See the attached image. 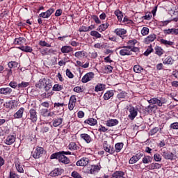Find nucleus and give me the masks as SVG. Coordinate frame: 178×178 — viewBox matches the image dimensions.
<instances>
[{
	"label": "nucleus",
	"mask_w": 178,
	"mask_h": 178,
	"mask_svg": "<svg viewBox=\"0 0 178 178\" xmlns=\"http://www.w3.org/2000/svg\"><path fill=\"white\" fill-rule=\"evenodd\" d=\"M50 159H58V162H61L64 165H69L70 163V159L60 152L52 154L50 156Z\"/></svg>",
	"instance_id": "obj_1"
},
{
	"label": "nucleus",
	"mask_w": 178,
	"mask_h": 178,
	"mask_svg": "<svg viewBox=\"0 0 178 178\" xmlns=\"http://www.w3.org/2000/svg\"><path fill=\"white\" fill-rule=\"evenodd\" d=\"M100 169L98 165H89L83 168L84 172L88 175H95L99 172Z\"/></svg>",
	"instance_id": "obj_2"
},
{
	"label": "nucleus",
	"mask_w": 178,
	"mask_h": 178,
	"mask_svg": "<svg viewBox=\"0 0 178 178\" xmlns=\"http://www.w3.org/2000/svg\"><path fill=\"white\" fill-rule=\"evenodd\" d=\"M149 104H154V105H158L159 106H162L165 104H168V99L165 97H154L148 100Z\"/></svg>",
	"instance_id": "obj_3"
},
{
	"label": "nucleus",
	"mask_w": 178,
	"mask_h": 178,
	"mask_svg": "<svg viewBox=\"0 0 178 178\" xmlns=\"http://www.w3.org/2000/svg\"><path fill=\"white\" fill-rule=\"evenodd\" d=\"M44 152H45V149H44V147L37 146L33 154V158H34L35 159H40V158H41V156L44 155Z\"/></svg>",
	"instance_id": "obj_4"
},
{
	"label": "nucleus",
	"mask_w": 178,
	"mask_h": 178,
	"mask_svg": "<svg viewBox=\"0 0 178 178\" xmlns=\"http://www.w3.org/2000/svg\"><path fill=\"white\" fill-rule=\"evenodd\" d=\"M128 111L129 112V114L128 115L129 119H130V120H134L137 115H138V108H136L133 106H129Z\"/></svg>",
	"instance_id": "obj_5"
},
{
	"label": "nucleus",
	"mask_w": 178,
	"mask_h": 178,
	"mask_svg": "<svg viewBox=\"0 0 178 178\" xmlns=\"http://www.w3.org/2000/svg\"><path fill=\"white\" fill-rule=\"evenodd\" d=\"M122 49L120 50V56H130L131 55H133V52L130 51L131 49V47L129 46H123L122 47Z\"/></svg>",
	"instance_id": "obj_6"
},
{
	"label": "nucleus",
	"mask_w": 178,
	"mask_h": 178,
	"mask_svg": "<svg viewBox=\"0 0 178 178\" xmlns=\"http://www.w3.org/2000/svg\"><path fill=\"white\" fill-rule=\"evenodd\" d=\"M103 148L106 152L109 154V155H113L115 152V147H113V145H108V141L104 142Z\"/></svg>",
	"instance_id": "obj_7"
},
{
	"label": "nucleus",
	"mask_w": 178,
	"mask_h": 178,
	"mask_svg": "<svg viewBox=\"0 0 178 178\" xmlns=\"http://www.w3.org/2000/svg\"><path fill=\"white\" fill-rule=\"evenodd\" d=\"M29 117L27 118V120H31L32 123L37 122L38 120V116L37 115V111L34 108H31L29 113Z\"/></svg>",
	"instance_id": "obj_8"
},
{
	"label": "nucleus",
	"mask_w": 178,
	"mask_h": 178,
	"mask_svg": "<svg viewBox=\"0 0 178 178\" xmlns=\"http://www.w3.org/2000/svg\"><path fill=\"white\" fill-rule=\"evenodd\" d=\"M144 156V153H137L136 155H134L132 157L130 158L129 163V165H134V163H137L141 158Z\"/></svg>",
	"instance_id": "obj_9"
},
{
	"label": "nucleus",
	"mask_w": 178,
	"mask_h": 178,
	"mask_svg": "<svg viewBox=\"0 0 178 178\" xmlns=\"http://www.w3.org/2000/svg\"><path fill=\"white\" fill-rule=\"evenodd\" d=\"M114 34H116L118 37H120L122 40H124V37H126V34H127V31L124 29L117 28L113 31Z\"/></svg>",
	"instance_id": "obj_10"
},
{
	"label": "nucleus",
	"mask_w": 178,
	"mask_h": 178,
	"mask_svg": "<svg viewBox=\"0 0 178 178\" xmlns=\"http://www.w3.org/2000/svg\"><path fill=\"white\" fill-rule=\"evenodd\" d=\"M76 102H77V98H76V95H72L70 97L69 103H68V109L69 111H73L76 106Z\"/></svg>",
	"instance_id": "obj_11"
},
{
	"label": "nucleus",
	"mask_w": 178,
	"mask_h": 178,
	"mask_svg": "<svg viewBox=\"0 0 178 178\" xmlns=\"http://www.w3.org/2000/svg\"><path fill=\"white\" fill-rule=\"evenodd\" d=\"M95 76V74L94 72H90L86 73L81 79L82 83H88V81H91L92 79H94V76Z\"/></svg>",
	"instance_id": "obj_12"
},
{
	"label": "nucleus",
	"mask_w": 178,
	"mask_h": 178,
	"mask_svg": "<svg viewBox=\"0 0 178 178\" xmlns=\"http://www.w3.org/2000/svg\"><path fill=\"white\" fill-rule=\"evenodd\" d=\"M162 156H163L164 159L169 161H175V159H176L177 158L175 154H173L172 152H166V151H164L162 152Z\"/></svg>",
	"instance_id": "obj_13"
},
{
	"label": "nucleus",
	"mask_w": 178,
	"mask_h": 178,
	"mask_svg": "<svg viewBox=\"0 0 178 178\" xmlns=\"http://www.w3.org/2000/svg\"><path fill=\"white\" fill-rule=\"evenodd\" d=\"M89 163H90V159L88 158L82 157L80 160L76 161V166H84L86 168L87 167Z\"/></svg>",
	"instance_id": "obj_14"
},
{
	"label": "nucleus",
	"mask_w": 178,
	"mask_h": 178,
	"mask_svg": "<svg viewBox=\"0 0 178 178\" xmlns=\"http://www.w3.org/2000/svg\"><path fill=\"white\" fill-rule=\"evenodd\" d=\"M55 12V9L54 8H50L47 10L46 12L41 13L39 15V17H42V19H48L52 13Z\"/></svg>",
	"instance_id": "obj_15"
},
{
	"label": "nucleus",
	"mask_w": 178,
	"mask_h": 178,
	"mask_svg": "<svg viewBox=\"0 0 178 178\" xmlns=\"http://www.w3.org/2000/svg\"><path fill=\"white\" fill-rule=\"evenodd\" d=\"M14 163L17 171L19 173H24V169H23V165H22V163L20 162V160L19 159H16Z\"/></svg>",
	"instance_id": "obj_16"
},
{
	"label": "nucleus",
	"mask_w": 178,
	"mask_h": 178,
	"mask_svg": "<svg viewBox=\"0 0 178 178\" xmlns=\"http://www.w3.org/2000/svg\"><path fill=\"white\" fill-rule=\"evenodd\" d=\"M63 173V170L62 168H55L50 172V176L51 177H56V176H60Z\"/></svg>",
	"instance_id": "obj_17"
},
{
	"label": "nucleus",
	"mask_w": 178,
	"mask_h": 178,
	"mask_svg": "<svg viewBox=\"0 0 178 178\" xmlns=\"http://www.w3.org/2000/svg\"><path fill=\"white\" fill-rule=\"evenodd\" d=\"M15 141H16V136L14 135H8L4 143L6 145H12Z\"/></svg>",
	"instance_id": "obj_18"
},
{
	"label": "nucleus",
	"mask_w": 178,
	"mask_h": 178,
	"mask_svg": "<svg viewBox=\"0 0 178 178\" xmlns=\"http://www.w3.org/2000/svg\"><path fill=\"white\" fill-rule=\"evenodd\" d=\"M47 83V79L45 78H41L39 81L35 83L36 88H39V90H41L42 88H44L45 87V83Z\"/></svg>",
	"instance_id": "obj_19"
},
{
	"label": "nucleus",
	"mask_w": 178,
	"mask_h": 178,
	"mask_svg": "<svg viewBox=\"0 0 178 178\" xmlns=\"http://www.w3.org/2000/svg\"><path fill=\"white\" fill-rule=\"evenodd\" d=\"M80 138L81 140H83V141H86V144H90V143L92 142V138L88 134H81Z\"/></svg>",
	"instance_id": "obj_20"
},
{
	"label": "nucleus",
	"mask_w": 178,
	"mask_h": 178,
	"mask_svg": "<svg viewBox=\"0 0 178 178\" xmlns=\"http://www.w3.org/2000/svg\"><path fill=\"white\" fill-rule=\"evenodd\" d=\"M119 124V120L117 119H110L106 122V126L108 127H113V126H118Z\"/></svg>",
	"instance_id": "obj_21"
},
{
	"label": "nucleus",
	"mask_w": 178,
	"mask_h": 178,
	"mask_svg": "<svg viewBox=\"0 0 178 178\" xmlns=\"http://www.w3.org/2000/svg\"><path fill=\"white\" fill-rule=\"evenodd\" d=\"M147 169L149 170H154L155 169H161L162 168V164L158 163H152L146 166Z\"/></svg>",
	"instance_id": "obj_22"
},
{
	"label": "nucleus",
	"mask_w": 178,
	"mask_h": 178,
	"mask_svg": "<svg viewBox=\"0 0 178 178\" xmlns=\"http://www.w3.org/2000/svg\"><path fill=\"white\" fill-rule=\"evenodd\" d=\"M24 113V108L21 107L14 115V119H22L23 114Z\"/></svg>",
	"instance_id": "obj_23"
},
{
	"label": "nucleus",
	"mask_w": 178,
	"mask_h": 178,
	"mask_svg": "<svg viewBox=\"0 0 178 178\" xmlns=\"http://www.w3.org/2000/svg\"><path fill=\"white\" fill-rule=\"evenodd\" d=\"M68 149H70V151H79L80 150V146L75 142H71L68 145Z\"/></svg>",
	"instance_id": "obj_24"
},
{
	"label": "nucleus",
	"mask_w": 178,
	"mask_h": 178,
	"mask_svg": "<svg viewBox=\"0 0 178 178\" xmlns=\"http://www.w3.org/2000/svg\"><path fill=\"white\" fill-rule=\"evenodd\" d=\"M156 40V35L154 33L149 35L146 38H145V44H150V42H154Z\"/></svg>",
	"instance_id": "obj_25"
},
{
	"label": "nucleus",
	"mask_w": 178,
	"mask_h": 178,
	"mask_svg": "<svg viewBox=\"0 0 178 178\" xmlns=\"http://www.w3.org/2000/svg\"><path fill=\"white\" fill-rule=\"evenodd\" d=\"M63 122V118H57L52 120V126L58 127Z\"/></svg>",
	"instance_id": "obj_26"
},
{
	"label": "nucleus",
	"mask_w": 178,
	"mask_h": 178,
	"mask_svg": "<svg viewBox=\"0 0 178 178\" xmlns=\"http://www.w3.org/2000/svg\"><path fill=\"white\" fill-rule=\"evenodd\" d=\"M62 54H70V52H73V47L71 46H63L60 49Z\"/></svg>",
	"instance_id": "obj_27"
},
{
	"label": "nucleus",
	"mask_w": 178,
	"mask_h": 178,
	"mask_svg": "<svg viewBox=\"0 0 178 178\" xmlns=\"http://www.w3.org/2000/svg\"><path fill=\"white\" fill-rule=\"evenodd\" d=\"M113 95H115L113 90H107L106 92H105L104 95V101H108V99H111V98H112Z\"/></svg>",
	"instance_id": "obj_28"
},
{
	"label": "nucleus",
	"mask_w": 178,
	"mask_h": 178,
	"mask_svg": "<svg viewBox=\"0 0 178 178\" xmlns=\"http://www.w3.org/2000/svg\"><path fill=\"white\" fill-rule=\"evenodd\" d=\"M26 42V38H16L14 40L13 44L14 45H23Z\"/></svg>",
	"instance_id": "obj_29"
},
{
	"label": "nucleus",
	"mask_w": 178,
	"mask_h": 178,
	"mask_svg": "<svg viewBox=\"0 0 178 178\" xmlns=\"http://www.w3.org/2000/svg\"><path fill=\"white\" fill-rule=\"evenodd\" d=\"M123 147H124V143H117L114 146V149L116 154H119L123 149Z\"/></svg>",
	"instance_id": "obj_30"
},
{
	"label": "nucleus",
	"mask_w": 178,
	"mask_h": 178,
	"mask_svg": "<svg viewBox=\"0 0 178 178\" xmlns=\"http://www.w3.org/2000/svg\"><path fill=\"white\" fill-rule=\"evenodd\" d=\"M29 86H30V82L22 81L20 83H18V91H22Z\"/></svg>",
	"instance_id": "obj_31"
},
{
	"label": "nucleus",
	"mask_w": 178,
	"mask_h": 178,
	"mask_svg": "<svg viewBox=\"0 0 178 178\" xmlns=\"http://www.w3.org/2000/svg\"><path fill=\"white\" fill-rule=\"evenodd\" d=\"M86 124H89V126H95L98 124V121L95 118H88L84 121Z\"/></svg>",
	"instance_id": "obj_32"
},
{
	"label": "nucleus",
	"mask_w": 178,
	"mask_h": 178,
	"mask_svg": "<svg viewBox=\"0 0 178 178\" xmlns=\"http://www.w3.org/2000/svg\"><path fill=\"white\" fill-rule=\"evenodd\" d=\"M0 94H2L3 95H10V94H12V88H0Z\"/></svg>",
	"instance_id": "obj_33"
},
{
	"label": "nucleus",
	"mask_w": 178,
	"mask_h": 178,
	"mask_svg": "<svg viewBox=\"0 0 178 178\" xmlns=\"http://www.w3.org/2000/svg\"><path fill=\"white\" fill-rule=\"evenodd\" d=\"M65 104L64 102L59 103V102H55L54 104V109H56V111H63L65 109Z\"/></svg>",
	"instance_id": "obj_34"
},
{
	"label": "nucleus",
	"mask_w": 178,
	"mask_h": 178,
	"mask_svg": "<svg viewBox=\"0 0 178 178\" xmlns=\"http://www.w3.org/2000/svg\"><path fill=\"white\" fill-rule=\"evenodd\" d=\"M40 133H48L49 131V125L47 123H42L40 124Z\"/></svg>",
	"instance_id": "obj_35"
},
{
	"label": "nucleus",
	"mask_w": 178,
	"mask_h": 178,
	"mask_svg": "<svg viewBox=\"0 0 178 178\" xmlns=\"http://www.w3.org/2000/svg\"><path fill=\"white\" fill-rule=\"evenodd\" d=\"M163 65H173L175 63V60H173V58L170 56H168L163 60Z\"/></svg>",
	"instance_id": "obj_36"
},
{
	"label": "nucleus",
	"mask_w": 178,
	"mask_h": 178,
	"mask_svg": "<svg viewBox=\"0 0 178 178\" xmlns=\"http://www.w3.org/2000/svg\"><path fill=\"white\" fill-rule=\"evenodd\" d=\"M108 27H109V24L108 22H106L105 24H102L97 27V31L102 33L103 31H105V30H106Z\"/></svg>",
	"instance_id": "obj_37"
},
{
	"label": "nucleus",
	"mask_w": 178,
	"mask_h": 178,
	"mask_svg": "<svg viewBox=\"0 0 178 178\" xmlns=\"http://www.w3.org/2000/svg\"><path fill=\"white\" fill-rule=\"evenodd\" d=\"M114 15L118 18V22H122V20H123V13L120 9H117L114 11Z\"/></svg>",
	"instance_id": "obj_38"
},
{
	"label": "nucleus",
	"mask_w": 178,
	"mask_h": 178,
	"mask_svg": "<svg viewBox=\"0 0 178 178\" xmlns=\"http://www.w3.org/2000/svg\"><path fill=\"white\" fill-rule=\"evenodd\" d=\"M154 51H155V54L156 55H158V56H162L163 55V54H165V50H163V49H162V47L156 45L154 47Z\"/></svg>",
	"instance_id": "obj_39"
},
{
	"label": "nucleus",
	"mask_w": 178,
	"mask_h": 178,
	"mask_svg": "<svg viewBox=\"0 0 178 178\" xmlns=\"http://www.w3.org/2000/svg\"><path fill=\"white\" fill-rule=\"evenodd\" d=\"M117 98L119 101H124L127 98V92L125 91H122L117 95Z\"/></svg>",
	"instance_id": "obj_40"
},
{
	"label": "nucleus",
	"mask_w": 178,
	"mask_h": 178,
	"mask_svg": "<svg viewBox=\"0 0 178 178\" xmlns=\"http://www.w3.org/2000/svg\"><path fill=\"white\" fill-rule=\"evenodd\" d=\"M52 88V80L51 79H46V83H44V90L47 92L49 91Z\"/></svg>",
	"instance_id": "obj_41"
},
{
	"label": "nucleus",
	"mask_w": 178,
	"mask_h": 178,
	"mask_svg": "<svg viewBox=\"0 0 178 178\" xmlns=\"http://www.w3.org/2000/svg\"><path fill=\"white\" fill-rule=\"evenodd\" d=\"M18 49H20L23 52H29L30 54L33 52V47L30 46H21L18 47Z\"/></svg>",
	"instance_id": "obj_42"
},
{
	"label": "nucleus",
	"mask_w": 178,
	"mask_h": 178,
	"mask_svg": "<svg viewBox=\"0 0 178 178\" xmlns=\"http://www.w3.org/2000/svg\"><path fill=\"white\" fill-rule=\"evenodd\" d=\"M106 86L103 83H97L95 86V92H99V91H104Z\"/></svg>",
	"instance_id": "obj_43"
},
{
	"label": "nucleus",
	"mask_w": 178,
	"mask_h": 178,
	"mask_svg": "<svg viewBox=\"0 0 178 178\" xmlns=\"http://www.w3.org/2000/svg\"><path fill=\"white\" fill-rule=\"evenodd\" d=\"M161 44H163V45H165V47H172V45H175V42L170 41V40H166L165 39H161L160 40Z\"/></svg>",
	"instance_id": "obj_44"
},
{
	"label": "nucleus",
	"mask_w": 178,
	"mask_h": 178,
	"mask_svg": "<svg viewBox=\"0 0 178 178\" xmlns=\"http://www.w3.org/2000/svg\"><path fill=\"white\" fill-rule=\"evenodd\" d=\"M90 35L96 40L102 37V35L98 31H91Z\"/></svg>",
	"instance_id": "obj_45"
},
{
	"label": "nucleus",
	"mask_w": 178,
	"mask_h": 178,
	"mask_svg": "<svg viewBox=\"0 0 178 178\" xmlns=\"http://www.w3.org/2000/svg\"><path fill=\"white\" fill-rule=\"evenodd\" d=\"M145 15L143 17H142V19H144V20H151L152 19V14L149 11H145Z\"/></svg>",
	"instance_id": "obj_46"
},
{
	"label": "nucleus",
	"mask_w": 178,
	"mask_h": 178,
	"mask_svg": "<svg viewBox=\"0 0 178 178\" xmlns=\"http://www.w3.org/2000/svg\"><path fill=\"white\" fill-rule=\"evenodd\" d=\"M15 102H16V100H10L9 102H6V108H10V109H13V108H15Z\"/></svg>",
	"instance_id": "obj_47"
},
{
	"label": "nucleus",
	"mask_w": 178,
	"mask_h": 178,
	"mask_svg": "<svg viewBox=\"0 0 178 178\" xmlns=\"http://www.w3.org/2000/svg\"><path fill=\"white\" fill-rule=\"evenodd\" d=\"M53 91H62L63 90V85L54 84L52 87Z\"/></svg>",
	"instance_id": "obj_48"
},
{
	"label": "nucleus",
	"mask_w": 178,
	"mask_h": 178,
	"mask_svg": "<svg viewBox=\"0 0 178 178\" xmlns=\"http://www.w3.org/2000/svg\"><path fill=\"white\" fill-rule=\"evenodd\" d=\"M74 56L78 59L80 58H83V56H86V52L84 51H76L74 54Z\"/></svg>",
	"instance_id": "obj_49"
},
{
	"label": "nucleus",
	"mask_w": 178,
	"mask_h": 178,
	"mask_svg": "<svg viewBox=\"0 0 178 178\" xmlns=\"http://www.w3.org/2000/svg\"><path fill=\"white\" fill-rule=\"evenodd\" d=\"M143 70L144 68L138 65H134V72H135V73H141Z\"/></svg>",
	"instance_id": "obj_50"
},
{
	"label": "nucleus",
	"mask_w": 178,
	"mask_h": 178,
	"mask_svg": "<svg viewBox=\"0 0 178 178\" xmlns=\"http://www.w3.org/2000/svg\"><path fill=\"white\" fill-rule=\"evenodd\" d=\"M143 163H151L152 162V157L149 156H146L143 158Z\"/></svg>",
	"instance_id": "obj_51"
},
{
	"label": "nucleus",
	"mask_w": 178,
	"mask_h": 178,
	"mask_svg": "<svg viewBox=\"0 0 178 178\" xmlns=\"http://www.w3.org/2000/svg\"><path fill=\"white\" fill-rule=\"evenodd\" d=\"M152 52H154V49H152V45L150 44L145 51L144 55L145 56H148Z\"/></svg>",
	"instance_id": "obj_52"
},
{
	"label": "nucleus",
	"mask_w": 178,
	"mask_h": 178,
	"mask_svg": "<svg viewBox=\"0 0 178 178\" xmlns=\"http://www.w3.org/2000/svg\"><path fill=\"white\" fill-rule=\"evenodd\" d=\"M137 42H138V41L136 39L129 40L127 42L128 46H127V47H131V48H133V47H134V45H136L137 44Z\"/></svg>",
	"instance_id": "obj_53"
},
{
	"label": "nucleus",
	"mask_w": 178,
	"mask_h": 178,
	"mask_svg": "<svg viewBox=\"0 0 178 178\" xmlns=\"http://www.w3.org/2000/svg\"><path fill=\"white\" fill-rule=\"evenodd\" d=\"M171 14L175 15V17L171 19L172 22H178V12L175 10H171Z\"/></svg>",
	"instance_id": "obj_54"
},
{
	"label": "nucleus",
	"mask_w": 178,
	"mask_h": 178,
	"mask_svg": "<svg viewBox=\"0 0 178 178\" xmlns=\"http://www.w3.org/2000/svg\"><path fill=\"white\" fill-rule=\"evenodd\" d=\"M19 65V63L16 61H10L8 63V66L10 69H12L13 67H17Z\"/></svg>",
	"instance_id": "obj_55"
},
{
	"label": "nucleus",
	"mask_w": 178,
	"mask_h": 178,
	"mask_svg": "<svg viewBox=\"0 0 178 178\" xmlns=\"http://www.w3.org/2000/svg\"><path fill=\"white\" fill-rule=\"evenodd\" d=\"M92 20H94L95 23H96V24H101V20L99 19V17H98V16H97L96 15H93L91 16Z\"/></svg>",
	"instance_id": "obj_56"
},
{
	"label": "nucleus",
	"mask_w": 178,
	"mask_h": 178,
	"mask_svg": "<svg viewBox=\"0 0 178 178\" xmlns=\"http://www.w3.org/2000/svg\"><path fill=\"white\" fill-rule=\"evenodd\" d=\"M149 33V29L148 27H143L141 30V34L142 35H148Z\"/></svg>",
	"instance_id": "obj_57"
},
{
	"label": "nucleus",
	"mask_w": 178,
	"mask_h": 178,
	"mask_svg": "<svg viewBox=\"0 0 178 178\" xmlns=\"http://www.w3.org/2000/svg\"><path fill=\"white\" fill-rule=\"evenodd\" d=\"M154 159L156 162H161V161H162V156H161V154L156 153L154 155Z\"/></svg>",
	"instance_id": "obj_58"
},
{
	"label": "nucleus",
	"mask_w": 178,
	"mask_h": 178,
	"mask_svg": "<svg viewBox=\"0 0 178 178\" xmlns=\"http://www.w3.org/2000/svg\"><path fill=\"white\" fill-rule=\"evenodd\" d=\"M8 178H19V175L15 173V171L10 170L9 172Z\"/></svg>",
	"instance_id": "obj_59"
},
{
	"label": "nucleus",
	"mask_w": 178,
	"mask_h": 178,
	"mask_svg": "<svg viewBox=\"0 0 178 178\" xmlns=\"http://www.w3.org/2000/svg\"><path fill=\"white\" fill-rule=\"evenodd\" d=\"M158 131H159V128L154 127L149 131V136H155Z\"/></svg>",
	"instance_id": "obj_60"
},
{
	"label": "nucleus",
	"mask_w": 178,
	"mask_h": 178,
	"mask_svg": "<svg viewBox=\"0 0 178 178\" xmlns=\"http://www.w3.org/2000/svg\"><path fill=\"white\" fill-rule=\"evenodd\" d=\"M71 176L73 178H83V177H81V175H80V173H79L77 171H73L71 174Z\"/></svg>",
	"instance_id": "obj_61"
},
{
	"label": "nucleus",
	"mask_w": 178,
	"mask_h": 178,
	"mask_svg": "<svg viewBox=\"0 0 178 178\" xmlns=\"http://www.w3.org/2000/svg\"><path fill=\"white\" fill-rule=\"evenodd\" d=\"M61 153H63L65 156V155H74V156H77V152H72L70 151L65 152V151H61Z\"/></svg>",
	"instance_id": "obj_62"
},
{
	"label": "nucleus",
	"mask_w": 178,
	"mask_h": 178,
	"mask_svg": "<svg viewBox=\"0 0 178 178\" xmlns=\"http://www.w3.org/2000/svg\"><path fill=\"white\" fill-rule=\"evenodd\" d=\"M104 70L106 71V73H112L113 70V67H112L111 65H106L104 67Z\"/></svg>",
	"instance_id": "obj_63"
},
{
	"label": "nucleus",
	"mask_w": 178,
	"mask_h": 178,
	"mask_svg": "<svg viewBox=\"0 0 178 178\" xmlns=\"http://www.w3.org/2000/svg\"><path fill=\"white\" fill-rule=\"evenodd\" d=\"M39 45L40 47H51V44L45 42V40H40L39 42Z\"/></svg>",
	"instance_id": "obj_64"
}]
</instances>
